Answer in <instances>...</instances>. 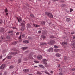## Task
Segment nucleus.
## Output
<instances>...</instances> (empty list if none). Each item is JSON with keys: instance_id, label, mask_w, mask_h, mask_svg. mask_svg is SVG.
Wrapping results in <instances>:
<instances>
[{"instance_id": "nucleus-40", "label": "nucleus", "mask_w": 75, "mask_h": 75, "mask_svg": "<svg viewBox=\"0 0 75 75\" xmlns=\"http://www.w3.org/2000/svg\"><path fill=\"white\" fill-rule=\"evenodd\" d=\"M22 36L23 37H25V34H23L22 35Z\"/></svg>"}, {"instance_id": "nucleus-11", "label": "nucleus", "mask_w": 75, "mask_h": 75, "mask_svg": "<svg viewBox=\"0 0 75 75\" xmlns=\"http://www.w3.org/2000/svg\"><path fill=\"white\" fill-rule=\"evenodd\" d=\"M39 67H40V68H43V69H44V68H45V67H44V66L41 64H40L39 65Z\"/></svg>"}, {"instance_id": "nucleus-61", "label": "nucleus", "mask_w": 75, "mask_h": 75, "mask_svg": "<svg viewBox=\"0 0 75 75\" xmlns=\"http://www.w3.org/2000/svg\"><path fill=\"white\" fill-rule=\"evenodd\" d=\"M5 59H3V61H4V60H5Z\"/></svg>"}, {"instance_id": "nucleus-28", "label": "nucleus", "mask_w": 75, "mask_h": 75, "mask_svg": "<svg viewBox=\"0 0 75 75\" xmlns=\"http://www.w3.org/2000/svg\"><path fill=\"white\" fill-rule=\"evenodd\" d=\"M17 19H18V22H20V20L21 21V18L18 19V17H17Z\"/></svg>"}, {"instance_id": "nucleus-36", "label": "nucleus", "mask_w": 75, "mask_h": 75, "mask_svg": "<svg viewBox=\"0 0 75 75\" xmlns=\"http://www.w3.org/2000/svg\"><path fill=\"white\" fill-rule=\"evenodd\" d=\"M1 39L3 40V39H4V37L1 36Z\"/></svg>"}, {"instance_id": "nucleus-47", "label": "nucleus", "mask_w": 75, "mask_h": 75, "mask_svg": "<svg viewBox=\"0 0 75 75\" xmlns=\"http://www.w3.org/2000/svg\"><path fill=\"white\" fill-rule=\"evenodd\" d=\"M34 67L35 68H37V67H38V66H34Z\"/></svg>"}, {"instance_id": "nucleus-1", "label": "nucleus", "mask_w": 75, "mask_h": 75, "mask_svg": "<svg viewBox=\"0 0 75 75\" xmlns=\"http://www.w3.org/2000/svg\"><path fill=\"white\" fill-rule=\"evenodd\" d=\"M45 14L46 15H47L48 16L50 17V18H53V15L51 13L48 12H46Z\"/></svg>"}, {"instance_id": "nucleus-41", "label": "nucleus", "mask_w": 75, "mask_h": 75, "mask_svg": "<svg viewBox=\"0 0 75 75\" xmlns=\"http://www.w3.org/2000/svg\"><path fill=\"white\" fill-rule=\"evenodd\" d=\"M75 70V68L72 69L71 70V71H74Z\"/></svg>"}, {"instance_id": "nucleus-18", "label": "nucleus", "mask_w": 75, "mask_h": 75, "mask_svg": "<svg viewBox=\"0 0 75 75\" xmlns=\"http://www.w3.org/2000/svg\"><path fill=\"white\" fill-rule=\"evenodd\" d=\"M12 57V56H9L7 57V58H8V59H11Z\"/></svg>"}, {"instance_id": "nucleus-29", "label": "nucleus", "mask_w": 75, "mask_h": 75, "mask_svg": "<svg viewBox=\"0 0 75 75\" xmlns=\"http://www.w3.org/2000/svg\"><path fill=\"white\" fill-rule=\"evenodd\" d=\"M37 74H39V75H42V73H41L40 72H37Z\"/></svg>"}, {"instance_id": "nucleus-63", "label": "nucleus", "mask_w": 75, "mask_h": 75, "mask_svg": "<svg viewBox=\"0 0 75 75\" xmlns=\"http://www.w3.org/2000/svg\"><path fill=\"white\" fill-rule=\"evenodd\" d=\"M34 57H35V56H34Z\"/></svg>"}, {"instance_id": "nucleus-64", "label": "nucleus", "mask_w": 75, "mask_h": 75, "mask_svg": "<svg viewBox=\"0 0 75 75\" xmlns=\"http://www.w3.org/2000/svg\"><path fill=\"white\" fill-rule=\"evenodd\" d=\"M74 48L75 49V47H74Z\"/></svg>"}, {"instance_id": "nucleus-23", "label": "nucleus", "mask_w": 75, "mask_h": 75, "mask_svg": "<svg viewBox=\"0 0 75 75\" xmlns=\"http://www.w3.org/2000/svg\"><path fill=\"white\" fill-rule=\"evenodd\" d=\"M45 22H44V21H42L41 22V24H44V25L45 24Z\"/></svg>"}, {"instance_id": "nucleus-17", "label": "nucleus", "mask_w": 75, "mask_h": 75, "mask_svg": "<svg viewBox=\"0 0 75 75\" xmlns=\"http://www.w3.org/2000/svg\"><path fill=\"white\" fill-rule=\"evenodd\" d=\"M27 27L28 28H30L31 27V25L29 23H28L27 24Z\"/></svg>"}, {"instance_id": "nucleus-19", "label": "nucleus", "mask_w": 75, "mask_h": 75, "mask_svg": "<svg viewBox=\"0 0 75 75\" xmlns=\"http://www.w3.org/2000/svg\"><path fill=\"white\" fill-rule=\"evenodd\" d=\"M44 72L45 74H47V75H51V74H50V73H49L47 71H45Z\"/></svg>"}, {"instance_id": "nucleus-9", "label": "nucleus", "mask_w": 75, "mask_h": 75, "mask_svg": "<svg viewBox=\"0 0 75 75\" xmlns=\"http://www.w3.org/2000/svg\"><path fill=\"white\" fill-rule=\"evenodd\" d=\"M4 28H2L0 29V32H4Z\"/></svg>"}, {"instance_id": "nucleus-46", "label": "nucleus", "mask_w": 75, "mask_h": 75, "mask_svg": "<svg viewBox=\"0 0 75 75\" xmlns=\"http://www.w3.org/2000/svg\"><path fill=\"white\" fill-rule=\"evenodd\" d=\"M21 35H20V36L19 37V39H21Z\"/></svg>"}, {"instance_id": "nucleus-56", "label": "nucleus", "mask_w": 75, "mask_h": 75, "mask_svg": "<svg viewBox=\"0 0 75 75\" xmlns=\"http://www.w3.org/2000/svg\"><path fill=\"white\" fill-rule=\"evenodd\" d=\"M74 34V32H72L71 33V34Z\"/></svg>"}, {"instance_id": "nucleus-13", "label": "nucleus", "mask_w": 75, "mask_h": 75, "mask_svg": "<svg viewBox=\"0 0 75 75\" xmlns=\"http://www.w3.org/2000/svg\"><path fill=\"white\" fill-rule=\"evenodd\" d=\"M23 43H26V44H28V43H29V42L28 41V40H25L24 41H23Z\"/></svg>"}, {"instance_id": "nucleus-33", "label": "nucleus", "mask_w": 75, "mask_h": 75, "mask_svg": "<svg viewBox=\"0 0 75 75\" xmlns=\"http://www.w3.org/2000/svg\"><path fill=\"white\" fill-rule=\"evenodd\" d=\"M73 11V9L72 8H70V12H71L72 11Z\"/></svg>"}, {"instance_id": "nucleus-38", "label": "nucleus", "mask_w": 75, "mask_h": 75, "mask_svg": "<svg viewBox=\"0 0 75 75\" xmlns=\"http://www.w3.org/2000/svg\"><path fill=\"white\" fill-rule=\"evenodd\" d=\"M20 34V33L19 32H17L16 33V35H19V34Z\"/></svg>"}, {"instance_id": "nucleus-39", "label": "nucleus", "mask_w": 75, "mask_h": 75, "mask_svg": "<svg viewBox=\"0 0 75 75\" xmlns=\"http://www.w3.org/2000/svg\"><path fill=\"white\" fill-rule=\"evenodd\" d=\"M30 16L31 17H34V15L33 14H30Z\"/></svg>"}, {"instance_id": "nucleus-26", "label": "nucleus", "mask_w": 75, "mask_h": 75, "mask_svg": "<svg viewBox=\"0 0 75 75\" xmlns=\"http://www.w3.org/2000/svg\"><path fill=\"white\" fill-rule=\"evenodd\" d=\"M8 11V10H7V8H6V9L5 10V13H7Z\"/></svg>"}, {"instance_id": "nucleus-54", "label": "nucleus", "mask_w": 75, "mask_h": 75, "mask_svg": "<svg viewBox=\"0 0 75 75\" xmlns=\"http://www.w3.org/2000/svg\"><path fill=\"white\" fill-rule=\"evenodd\" d=\"M21 41H22V40H21L19 41V42H21Z\"/></svg>"}, {"instance_id": "nucleus-16", "label": "nucleus", "mask_w": 75, "mask_h": 75, "mask_svg": "<svg viewBox=\"0 0 75 75\" xmlns=\"http://www.w3.org/2000/svg\"><path fill=\"white\" fill-rule=\"evenodd\" d=\"M28 48V47H22V49L24 50H26V49H27Z\"/></svg>"}, {"instance_id": "nucleus-15", "label": "nucleus", "mask_w": 75, "mask_h": 75, "mask_svg": "<svg viewBox=\"0 0 75 75\" xmlns=\"http://www.w3.org/2000/svg\"><path fill=\"white\" fill-rule=\"evenodd\" d=\"M54 51L56 52H58V51H59V50L58 49H56L54 50Z\"/></svg>"}, {"instance_id": "nucleus-58", "label": "nucleus", "mask_w": 75, "mask_h": 75, "mask_svg": "<svg viewBox=\"0 0 75 75\" xmlns=\"http://www.w3.org/2000/svg\"><path fill=\"white\" fill-rule=\"evenodd\" d=\"M2 75V73H0V75Z\"/></svg>"}, {"instance_id": "nucleus-4", "label": "nucleus", "mask_w": 75, "mask_h": 75, "mask_svg": "<svg viewBox=\"0 0 75 75\" xmlns=\"http://www.w3.org/2000/svg\"><path fill=\"white\" fill-rule=\"evenodd\" d=\"M5 67V64H2L0 67V69H3L4 68V67Z\"/></svg>"}, {"instance_id": "nucleus-51", "label": "nucleus", "mask_w": 75, "mask_h": 75, "mask_svg": "<svg viewBox=\"0 0 75 75\" xmlns=\"http://www.w3.org/2000/svg\"><path fill=\"white\" fill-rule=\"evenodd\" d=\"M50 73H51V74H52V73H53V71H50Z\"/></svg>"}, {"instance_id": "nucleus-2", "label": "nucleus", "mask_w": 75, "mask_h": 75, "mask_svg": "<svg viewBox=\"0 0 75 75\" xmlns=\"http://www.w3.org/2000/svg\"><path fill=\"white\" fill-rule=\"evenodd\" d=\"M48 44L50 45H53V44H55V41H50L49 42Z\"/></svg>"}, {"instance_id": "nucleus-59", "label": "nucleus", "mask_w": 75, "mask_h": 75, "mask_svg": "<svg viewBox=\"0 0 75 75\" xmlns=\"http://www.w3.org/2000/svg\"><path fill=\"white\" fill-rule=\"evenodd\" d=\"M13 28V29H15V28H14V27H13V28Z\"/></svg>"}, {"instance_id": "nucleus-53", "label": "nucleus", "mask_w": 75, "mask_h": 75, "mask_svg": "<svg viewBox=\"0 0 75 75\" xmlns=\"http://www.w3.org/2000/svg\"><path fill=\"white\" fill-rule=\"evenodd\" d=\"M6 16H8V13H7L6 14Z\"/></svg>"}, {"instance_id": "nucleus-57", "label": "nucleus", "mask_w": 75, "mask_h": 75, "mask_svg": "<svg viewBox=\"0 0 75 75\" xmlns=\"http://www.w3.org/2000/svg\"><path fill=\"white\" fill-rule=\"evenodd\" d=\"M72 45H73V46H74V45H75V44H73Z\"/></svg>"}, {"instance_id": "nucleus-35", "label": "nucleus", "mask_w": 75, "mask_h": 75, "mask_svg": "<svg viewBox=\"0 0 75 75\" xmlns=\"http://www.w3.org/2000/svg\"><path fill=\"white\" fill-rule=\"evenodd\" d=\"M13 43L14 44L16 45L17 43V42H13Z\"/></svg>"}, {"instance_id": "nucleus-52", "label": "nucleus", "mask_w": 75, "mask_h": 75, "mask_svg": "<svg viewBox=\"0 0 75 75\" xmlns=\"http://www.w3.org/2000/svg\"><path fill=\"white\" fill-rule=\"evenodd\" d=\"M58 0H54V1H58Z\"/></svg>"}, {"instance_id": "nucleus-31", "label": "nucleus", "mask_w": 75, "mask_h": 75, "mask_svg": "<svg viewBox=\"0 0 75 75\" xmlns=\"http://www.w3.org/2000/svg\"><path fill=\"white\" fill-rule=\"evenodd\" d=\"M66 6L65 5V4H63L62 5V7H65Z\"/></svg>"}, {"instance_id": "nucleus-21", "label": "nucleus", "mask_w": 75, "mask_h": 75, "mask_svg": "<svg viewBox=\"0 0 75 75\" xmlns=\"http://www.w3.org/2000/svg\"><path fill=\"white\" fill-rule=\"evenodd\" d=\"M21 59H19L18 61V63H20V62H21Z\"/></svg>"}, {"instance_id": "nucleus-62", "label": "nucleus", "mask_w": 75, "mask_h": 75, "mask_svg": "<svg viewBox=\"0 0 75 75\" xmlns=\"http://www.w3.org/2000/svg\"><path fill=\"white\" fill-rule=\"evenodd\" d=\"M11 1H13V0H10Z\"/></svg>"}, {"instance_id": "nucleus-50", "label": "nucleus", "mask_w": 75, "mask_h": 75, "mask_svg": "<svg viewBox=\"0 0 75 75\" xmlns=\"http://www.w3.org/2000/svg\"><path fill=\"white\" fill-rule=\"evenodd\" d=\"M38 32L39 33H41V31H38Z\"/></svg>"}, {"instance_id": "nucleus-14", "label": "nucleus", "mask_w": 75, "mask_h": 75, "mask_svg": "<svg viewBox=\"0 0 75 75\" xmlns=\"http://www.w3.org/2000/svg\"><path fill=\"white\" fill-rule=\"evenodd\" d=\"M56 55L57 57H61V54H59V53H57L56 54Z\"/></svg>"}, {"instance_id": "nucleus-32", "label": "nucleus", "mask_w": 75, "mask_h": 75, "mask_svg": "<svg viewBox=\"0 0 75 75\" xmlns=\"http://www.w3.org/2000/svg\"><path fill=\"white\" fill-rule=\"evenodd\" d=\"M14 67L13 66L11 65L10 67V68H14Z\"/></svg>"}, {"instance_id": "nucleus-60", "label": "nucleus", "mask_w": 75, "mask_h": 75, "mask_svg": "<svg viewBox=\"0 0 75 75\" xmlns=\"http://www.w3.org/2000/svg\"><path fill=\"white\" fill-rule=\"evenodd\" d=\"M23 23H25V21L24 20L23 21Z\"/></svg>"}, {"instance_id": "nucleus-25", "label": "nucleus", "mask_w": 75, "mask_h": 75, "mask_svg": "<svg viewBox=\"0 0 75 75\" xmlns=\"http://www.w3.org/2000/svg\"><path fill=\"white\" fill-rule=\"evenodd\" d=\"M3 23V20H0V24H1Z\"/></svg>"}, {"instance_id": "nucleus-8", "label": "nucleus", "mask_w": 75, "mask_h": 75, "mask_svg": "<svg viewBox=\"0 0 75 75\" xmlns=\"http://www.w3.org/2000/svg\"><path fill=\"white\" fill-rule=\"evenodd\" d=\"M63 45H67V42H62Z\"/></svg>"}, {"instance_id": "nucleus-48", "label": "nucleus", "mask_w": 75, "mask_h": 75, "mask_svg": "<svg viewBox=\"0 0 75 75\" xmlns=\"http://www.w3.org/2000/svg\"><path fill=\"white\" fill-rule=\"evenodd\" d=\"M11 54H12L13 55H14V52H13L11 53Z\"/></svg>"}, {"instance_id": "nucleus-10", "label": "nucleus", "mask_w": 75, "mask_h": 75, "mask_svg": "<svg viewBox=\"0 0 75 75\" xmlns=\"http://www.w3.org/2000/svg\"><path fill=\"white\" fill-rule=\"evenodd\" d=\"M33 25H34L35 27H40V25L38 24H34Z\"/></svg>"}, {"instance_id": "nucleus-24", "label": "nucleus", "mask_w": 75, "mask_h": 75, "mask_svg": "<svg viewBox=\"0 0 75 75\" xmlns=\"http://www.w3.org/2000/svg\"><path fill=\"white\" fill-rule=\"evenodd\" d=\"M21 25H22V26H25V24L24 23H21Z\"/></svg>"}, {"instance_id": "nucleus-12", "label": "nucleus", "mask_w": 75, "mask_h": 75, "mask_svg": "<svg viewBox=\"0 0 75 75\" xmlns=\"http://www.w3.org/2000/svg\"><path fill=\"white\" fill-rule=\"evenodd\" d=\"M66 20L67 22H69L71 21V19H70L69 18H67L66 19Z\"/></svg>"}, {"instance_id": "nucleus-37", "label": "nucleus", "mask_w": 75, "mask_h": 75, "mask_svg": "<svg viewBox=\"0 0 75 75\" xmlns=\"http://www.w3.org/2000/svg\"><path fill=\"white\" fill-rule=\"evenodd\" d=\"M54 48H58V47L56 45H54Z\"/></svg>"}, {"instance_id": "nucleus-34", "label": "nucleus", "mask_w": 75, "mask_h": 75, "mask_svg": "<svg viewBox=\"0 0 75 75\" xmlns=\"http://www.w3.org/2000/svg\"><path fill=\"white\" fill-rule=\"evenodd\" d=\"M13 32H14V31H10L9 32H8V33H13Z\"/></svg>"}, {"instance_id": "nucleus-22", "label": "nucleus", "mask_w": 75, "mask_h": 75, "mask_svg": "<svg viewBox=\"0 0 75 75\" xmlns=\"http://www.w3.org/2000/svg\"><path fill=\"white\" fill-rule=\"evenodd\" d=\"M42 38H43V39H45V38H46V37L43 35H42Z\"/></svg>"}, {"instance_id": "nucleus-20", "label": "nucleus", "mask_w": 75, "mask_h": 75, "mask_svg": "<svg viewBox=\"0 0 75 75\" xmlns=\"http://www.w3.org/2000/svg\"><path fill=\"white\" fill-rule=\"evenodd\" d=\"M41 44L42 45H47V44L45 43H41Z\"/></svg>"}, {"instance_id": "nucleus-49", "label": "nucleus", "mask_w": 75, "mask_h": 75, "mask_svg": "<svg viewBox=\"0 0 75 75\" xmlns=\"http://www.w3.org/2000/svg\"><path fill=\"white\" fill-rule=\"evenodd\" d=\"M1 58H2V56H0V59H1Z\"/></svg>"}, {"instance_id": "nucleus-43", "label": "nucleus", "mask_w": 75, "mask_h": 75, "mask_svg": "<svg viewBox=\"0 0 75 75\" xmlns=\"http://www.w3.org/2000/svg\"><path fill=\"white\" fill-rule=\"evenodd\" d=\"M47 34V32H45V33L43 34Z\"/></svg>"}, {"instance_id": "nucleus-7", "label": "nucleus", "mask_w": 75, "mask_h": 75, "mask_svg": "<svg viewBox=\"0 0 75 75\" xmlns=\"http://www.w3.org/2000/svg\"><path fill=\"white\" fill-rule=\"evenodd\" d=\"M23 71L25 73H27V72H29V69H25L23 70Z\"/></svg>"}, {"instance_id": "nucleus-45", "label": "nucleus", "mask_w": 75, "mask_h": 75, "mask_svg": "<svg viewBox=\"0 0 75 75\" xmlns=\"http://www.w3.org/2000/svg\"><path fill=\"white\" fill-rule=\"evenodd\" d=\"M59 74L60 75H64V74L62 73H60Z\"/></svg>"}, {"instance_id": "nucleus-42", "label": "nucleus", "mask_w": 75, "mask_h": 75, "mask_svg": "<svg viewBox=\"0 0 75 75\" xmlns=\"http://www.w3.org/2000/svg\"><path fill=\"white\" fill-rule=\"evenodd\" d=\"M6 38H7V39H9V38H10V36H7L6 37Z\"/></svg>"}, {"instance_id": "nucleus-44", "label": "nucleus", "mask_w": 75, "mask_h": 75, "mask_svg": "<svg viewBox=\"0 0 75 75\" xmlns=\"http://www.w3.org/2000/svg\"><path fill=\"white\" fill-rule=\"evenodd\" d=\"M67 59V57H65L64 58V59H65V60H66Z\"/></svg>"}, {"instance_id": "nucleus-30", "label": "nucleus", "mask_w": 75, "mask_h": 75, "mask_svg": "<svg viewBox=\"0 0 75 75\" xmlns=\"http://www.w3.org/2000/svg\"><path fill=\"white\" fill-rule=\"evenodd\" d=\"M50 38H54V36L52 35H50Z\"/></svg>"}, {"instance_id": "nucleus-6", "label": "nucleus", "mask_w": 75, "mask_h": 75, "mask_svg": "<svg viewBox=\"0 0 75 75\" xmlns=\"http://www.w3.org/2000/svg\"><path fill=\"white\" fill-rule=\"evenodd\" d=\"M42 61L44 63V64H45V65H47V63L46 62L47 61V59H44V60H43Z\"/></svg>"}, {"instance_id": "nucleus-3", "label": "nucleus", "mask_w": 75, "mask_h": 75, "mask_svg": "<svg viewBox=\"0 0 75 75\" xmlns=\"http://www.w3.org/2000/svg\"><path fill=\"white\" fill-rule=\"evenodd\" d=\"M37 59L39 60H41V59H42V56L40 55H38L37 57Z\"/></svg>"}, {"instance_id": "nucleus-5", "label": "nucleus", "mask_w": 75, "mask_h": 75, "mask_svg": "<svg viewBox=\"0 0 75 75\" xmlns=\"http://www.w3.org/2000/svg\"><path fill=\"white\" fill-rule=\"evenodd\" d=\"M53 48L51 47L48 50V51H49V52H53Z\"/></svg>"}, {"instance_id": "nucleus-27", "label": "nucleus", "mask_w": 75, "mask_h": 75, "mask_svg": "<svg viewBox=\"0 0 75 75\" xmlns=\"http://www.w3.org/2000/svg\"><path fill=\"white\" fill-rule=\"evenodd\" d=\"M34 62H35V63H36V64H37L38 63H39V62L38 61H34Z\"/></svg>"}, {"instance_id": "nucleus-55", "label": "nucleus", "mask_w": 75, "mask_h": 75, "mask_svg": "<svg viewBox=\"0 0 75 75\" xmlns=\"http://www.w3.org/2000/svg\"><path fill=\"white\" fill-rule=\"evenodd\" d=\"M73 39H75V36H73Z\"/></svg>"}]
</instances>
